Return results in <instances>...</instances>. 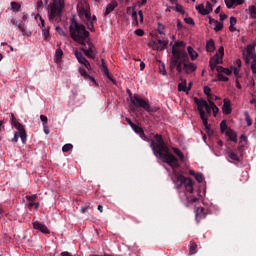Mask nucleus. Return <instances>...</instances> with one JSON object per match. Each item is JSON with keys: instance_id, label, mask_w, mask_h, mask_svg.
Segmentation results:
<instances>
[{"instance_id": "obj_21", "label": "nucleus", "mask_w": 256, "mask_h": 256, "mask_svg": "<svg viewBox=\"0 0 256 256\" xmlns=\"http://www.w3.org/2000/svg\"><path fill=\"white\" fill-rule=\"evenodd\" d=\"M226 137H229L230 141H233V143H237V133L233 131L231 128H229L225 132Z\"/></svg>"}, {"instance_id": "obj_48", "label": "nucleus", "mask_w": 256, "mask_h": 256, "mask_svg": "<svg viewBox=\"0 0 256 256\" xmlns=\"http://www.w3.org/2000/svg\"><path fill=\"white\" fill-rule=\"evenodd\" d=\"M184 21L187 25H195V21L191 17L185 18Z\"/></svg>"}, {"instance_id": "obj_7", "label": "nucleus", "mask_w": 256, "mask_h": 256, "mask_svg": "<svg viewBox=\"0 0 256 256\" xmlns=\"http://www.w3.org/2000/svg\"><path fill=\"white\" fill-rule=\"evenodd\" d=\"M10 122L12 127H15V129H17L18 135L22 141L23 144L27 143V132L25 131V126H23V124H21L19 121H17V118H15V114L11 113L10 114Z\"/></svg>"}, {"instance_id": "obj_57", "label": "nucleus", "mask_w": 256, "mask_h": 256, "mask_svg": "<svg viewBox=\"0 0 256 256\" xmlns=\"http://www.w3.org/2000/svg\"><path fill=\"white\" fill-rule=\"evenodd\" d=\"M56 31L57 33H59V35H65V31H63V28H61V26H57Z\"/></svg>"}, {"instance_id": "obj_27", "label": "nucleus", "mask_w": 256, "mask_h": 256, "mask_svg": "<svg viewBox=\"0 0 256 256\" xmlns=\"http://www.w3.org/2000/svg\"><path fill=\"white\" fill-rule=\"evenodd\" d=\"M200 118L202 119V123H203L205 129L207 131H211V126L209 125V121L207 119V115L204 114L203 116H200Z\"/></svg>"}, {"instance_id": "obj_38", "label": "nucleus", "mask_w": 256, "mask_h": 256, "mask_svg": "<svg viewBox=\"0 0 256 256\" xmlns=\"http://www.w3.org/2000/svg\"><path fill=\"white\" fill-rule=\"evenodd\" d=\"M157 31L159 35H165L163 31H165V25H163L161 22H158Z\"/></svg>"}, {"instance_id": "obj_54", "label": "nucleus", "mask_w": 256, "mask_h": 256, "mask_svg": "<svg viewBox=\"0 0 256 256\" xmlns=\"http://www.w3.org/2000/svg\"><path fill=\"white\" fill-rule=\"evenodd\" d=\"M205 110L208 115H211V111H213V107H212L211 103L208 104V106H207V108H205Z\"/></svg>"}, {"instance_id": "obj_15", "label": "nucleus", "mask_w": 256, "mask_h": 256, "mask_svg": "<svg viewBox=\"0 0 256 256\" xmlns=\"http://www.w3.org/2000/svg\"><path fill=\"white\" fill-rule=\"evenodd\" d=\"M116 7H119V3L117 2V0H112L106 7V11L104 12V17H107V15L113 13Z\"/></svg>"}, {"instance_id": "obj_51", "label": "nucleus", "mask_w": 256, "mask_h": 256, "mask_svg": "<svg viewBox=\"0 0 256 256\" xmlns=\"http://www.w3.org/2000/svg\"><path fill=\"white\" fill-rule=\"evenodd\" d=\"M250 15H251V17H256V7L255 6H252L251 8H250Z\"/></svg>"}, {"instance_id": "obj_49", "label": "nucleus", "mask_w": 256, "mask_h": 256, "mask_svg": "<svg viewBox=\"0 0 256 256\" xmlns=\"http://www.w3.org/2000/svg\"><path fill=\"white\" fill-rule=\"evenodd\" d=\"M26 199H27V201L33 203V201H35V199H37V194H34V195H32V196L27 195V196H26Z\"/></svg>"}, {"instance_id": "obj_13", "label": "nucleus", "mask_w": 256, "mask_h": 256, "mask_svg": "<svg viewBox=\"0 0 256 256\" xmlns=\"http://www.w3.org/2000/svg\"><path fill=\"white\" fill-rule=\"evenodd\" d=\"M131 129H133V131H134L137 135H139V137H140L143 141H149V137H147V135H145V130H143L142 127H140V126L134 124Z\"/></svg>"}, {"instance_id": "obj_58", "label": "nucleus", "mask_w": 256, "mask_h": 256, "mask_svg": "<svg viewBox=\"0 0 256 256\" xmlns=\"http://www.w3.org/2000/svg\"><path fill=\"white\" fill-rule=\"evenodd\" d=\"M225 75H231V73H233V71L229 68H224L223 72Z\"/></svg>"}, {"instance_id": "obj_33", "label": "nucleus", "mask_w": 256, "mask_h": 256, "mask_svg": "<svg viewBox=\"0 0 256 256\" xmlns=\"http://www.w3.org/2000/svg\"><path fill=\"white\" fill-rule=\"evenodd\" d=\"M42 33H43L44 41H49V39H51V34L49 33V29L42 28Z\"/></svg>"}, {"instance_id": "obj_34", "label": "nucleus", "mask_w": 256, "mask_h": 256, "mask_svg": "<svg viewBox=\"0 0 256 256\" xmlns=\"http://www.w3.org/2000/svg\"><path fill=\"white\" fill-rule=\"evenodd\" d=\"M244 117L248 127H251L253 125V121L251 120V116H249V112H244Z\"/></svg>"}, {"instance_id": "obj_22", "label": "nucleus", "mask_w": 256, "mask_h": 256, "mask_svg": "<svg viewBox=\"0 0 256 256\" xmlns=\"http://www.w3.org/2000/svg\"><path fill=\"white\" fill-rule=\"evenodd\" d=\"M189 175H192V177H195L196 181L198 183H203L205 177L203 176V174L201 173H196L195 171L193 170H189Z\"/></svg>"}, {"instance_id": "obj_45", "label": "nucleus", "mask_w": 256, "mask_h": 256, "mask_svg": "<svg viewBox=\"0 0 256 256\" xmlns=\"http://www.w3.org/2000/svg\"><path fill=\"white\" fill-rule=\"evenodd\" d=\"M159 73H161V75H167V70H165V64H161L159 66Z\"/></svg>"}, {"instance_id": "obj_60", "label": "nucleus", "mask_w": 256, "mask_h": 256, "mask_svg": "<svg viewBox=\"0 0 256 256\" xmlns=\"http://www.w3.org/2000/svg\"><path fill=\"white\" fill-rule=\"evenodd\" d=\"M233 73H234L235 77H237V79H239V69H237V67H233Z\"/></svg>"}, {"instance_id": "obj_12", "label": "nucleus", "mask_w": 256, "mask_h": 256, "mask_svg": "<svg viewBox=\"0 0 256 256\" xmlns=\"http://www.w3.org/2000/svg\"><path fill=\"white\" fill-rule=\"evenodd\" d=\"M33 228L36 229L37 231H40L41 233H44V235H49V233H51L49 231V228H47L45 224L39 221L33 222Z\"/></svg>"}, {"instance_id": "obj_5", "label": "nucleus", "mask_w": 256, "mask_h": 256, "mask_svg": "<svg viewBox=\"0 0 256 256\" xmlns=\"http://www.w3.org/2000/svg\"><path fill=\"white\" fill-rule=\"evenodd\" d=\"M78 13L80 17L83 19V17L86 20V25L89 29V31H95V25L93 20H91V10L89 8V4L84 1V2H79L78 5Z\"/></svg>"}, {"instance_id": "obj_4", "label": "nucleus", "mask_w": 256, "mask_h": 256, "mask_svg": "<svg viewBox=\"0 0 256 256\" xmlns=\"http://www.w3.org/2000/svg\"><path fill=\"white\" fill-rule=\"evenodd\" d=\"M47 11L50 23H60L65 11V0H52L47 6Z\"/></svg>"}, {"instance_id": "obj_50", "label": "nucleus", "mask_w": 256, "mask_h": 256, "mask_svg": "<svg viewBox=\"0 0 256 256\" xmlns=\"http://www.w3.org/2000/svg\"><path fill=\"white\" fill-rule=\"evenodd\" d=\"M40 121H42L43 125H47L49 119L45 115H40Z\"/></svg>"}, {"instance_id": "obj_56", "label": "nucleus", "mask_w": 256, "mask_h": 256, "mask_svg": "<svg viewBox=\"0 0 256 256\" xmlns=\"http://www.w3.org/2000/svg\"><path fill=\"white\" fill-rule=\"evenodd\" d=\"M223 70H225V68L223 66L216 67V71H217L218 75L223 74Z\"/></svg>"}, {"instance_id": "obj_24", "label": "nucleus", "mask_w": 256, "mask_h": 256, "mask_svg": "<svg viewBox=\"0 0 256 256\" xmlns=\"http://www.w3.org/2000/svg\"><path fill=\"white\" fill-rule=\"evenodd\" d=\"M206 51L208 53H213V51H215V41H213V39L206 42Z\"/></svg>"}, {"instance_id": "obj_31", "label": "nucleus", "mask_w": 256, "mask_h": 256, "mask_svg": "<svg viewBox=\"0 0 256 256\" xmlns=\"http://www.w3.org/2000/svg\"><path fill=\"white\" fill-rule=\"evenodd\" d=\"M224 1L228 9H231L234 5H239V0H224Z\"/></svg>"}, {"instance_id": "obj_62", "label": "nucleus", "mask_w": 256, "mask_h": 256, "mask_svg": "<svg viewBox=\"0 0 256 256\" xmlns=\"http://www.w3.org/2000/svg\"><path fill=\"white\" fill-rule=\"evenodd\" d=\"M177 29H183V23L181 20H177Z\"/></svg>"}, {"instance_id": "obj_42", "label": "nucleus", "mask_w": 256, "mask_h": 256, "mask_svg": "<svg viewBox=\"0 0 256 256\" xmlns=\"http://www.w3.org/2000/svg\"><path fill=\"white\" fill-rule=\"evenodd\" d=\"M214 31H216V33L219 31H223V23L217 21L215 23Z\"/></svg>"}, {"instance_id": "obj_36", "label": "nucleus", "mask_w": 256, "mask_h": 256, "mask_svg": "<svg viewBox=\"0 0 256 256\" xmlns=\"http://www.w3.org/2000/svg\"><path fill=\"white\" fill-rule=\"evenodd\" d=\"M228 156L232 159V161H239V156L232 150L228 151Z\"/></svg>"}, {"instance_id": "obj_6", "label": "nucleus", "mask_w": 256, "mask_h": 256, "mask_svg": "<svg viewBox=\"0 0 256 256\" xmlns=\"http://www.w3.org/2000/svg\"><path fill=\"white\" fill-rule=\"evenodd\" d=\"M129 93L130 101L132 105H134V107H140L141 109H144V111H146L147 113H155L157 111L155 108L151 107L148 99H143L139 97V95L132 96L130 91Z\"/></svg>"}, {"instance_id": "obj_44", "label": "nucleus", "mask_w": 256, "mask_h": 256, "mask_svg": "<svg viewBox=\"0 0 256 256\" xmlns=\"http://www.w3.org/2000/svg\"><path fill=\"white\" fill-rule=\"evenodd\" d=\"M251 69H252L253 75H256V56L253 58V61L251 63Z\"/></svg>"}, {"instance_id": "obj_8", "label": "nucleus", "mask_w": 256, "mask_h": 256, "mask_svg": "<svg viewBox=\"0 0 256 256\" xmlns=\"http://www.w3.org/2000/svg\"><path fill=\"white\" fill-rule=\"evenodd\" d=\"M177 183H184L187 193H193V180L191 178L185 177L183 174L176 173Z\"/></svg>"}, {"instance_id": "obj_16", "label": "nucleus", "mask_w": 256, "mask_h": 256, "mask_svg": "<svg viewBox=\"0 0 256 256\" xmlns=\"http://www.w3.org/2000/svg\"><path fill=\"white\" fill-rule=\"evenodd\" d=\"M127 14L131 15L133 25H135V27H139V20L137 19V11H135V8L127 7Z\"/></svg>"}, {"instance_id": "obj_11", "label": "nucleus", "mask_w": 256, "mask_h": 256, "mask_svg": "<svg viewBox=\"0 0 256 256\" xmlns=\"http://www.w3.org/2000/svg\"><path fill=\"white\" fill-rule=\"evenodd\" d=\"M74 55L81 65H84L88 70L91 69V63H89V60L83 56V53L79 52L78 50L74 51Z\"/></svg>"}, {"instance_id": "obj_39", "label": "nucleus", "mask_w": 256, "mask_h": 256, "mask_svg": "<svg viewBox=\"0 0 256 256\" xmlns=\"http://www.w3.org/2000/svg\"><path fill=\"white\" fill-rule=\"evenodd\" d=\"M55 57L57 61H61V58L63 57V50L61 48H58L55 52Z\"/></svg>"}, {"instance_id": "obj_40", "label": "nucleus", "mask_w": 256, "mask_h": 256, "mask_svg": "<svg viewBox=\"0 0 256 256\" xmlns=\"http://www.w3.org/2000/svg\"><path fill=\"white\" fill-rule=\"evenodd\" d=\"M175 11H177V13H181L182 15L185 14V10H183V6L179 3L175 4Z\"/></svg>"}, {"instance_id": "obj_52", "label": "nucleus", "mask_w": 256, "mask_h": 256, "mask_svg": "<svg viewBox=\"0 0 256 256\" xmlns=\"http://www.w3.org/2000/svg\"><path fill=\"white\" fill-rule=\"evenodd\" d=\"M79 71H80V75H82V77H89L86 69L80 68Z\"/></svg>"}, {"instance_id": "obj_29", "label": "nucleus", "mask_w": 256, "mask_h": 256, "mask_svg": "<svg viewBox=\"0 0 256 256\" xmlns=\"http://www.w3.org/2000/svg\"><path fill=\"white\" fill-rule=\"evenodd\" d=\"M178 91H183V93H187V80H184L178 84Z\"/></svg>"}, {"instance_id": "obj_30", "label": "nucleus", "mask_w": 256, "mask_h": 256, "mask_svg": "<svg viewBox=\"0 0 256 256\" xmlns=\"http://www.w3.org/2000/svg\"><path fill=\"white\" fill-rule=\"evenodd\" d=\"M18 29L21 31L22 35H24L26 37H31V32L30 33L25 32V23L21 22L18 25Z\"/></svg>"}, {"instance_id": "obj_47", "label": "nucleus", "mask_w": 256, "mask_h": 256, "mask_svg": "<svg viewBox=\"0 0 256 256\" xmlns=\"http://www.w3.org/2000/svg\"><path fill=\"white\" fill-rule=\"evenodd\" d=\"M134 33L138 37H143L145 35V31L143 29H136Z\"/></svg>"}, {"instance_id": "obj_17", "label": "nucleus", "mask_w": 256, "mask_h": 256, "mask_svg": "<svg viewBox=\"0 0 256 256\" xmlns=\"http://www.w3.org/2000/svg\"><path fill=\"white\" fill-rule=\"evenodd\" d=\"M222 111L224 115H231L232 113V108H231V100L225 98L224 99V104L222 106Z\"/></svg>"}, {"instance_id": "obj_41", "label": "nucleus", "mask_w": 256, "mask_h": 256, "mask_svg": "<svg viewBox=\"0 0 256 256\" xmlns=\"http://www.w3.org/2000/svg\"><path fill=\"white\" fill-rule=\"evenodd\" d=\"M71 149H73V144H65L62 147L63 153H69V151H71Z\"/></svg>"}, {"instance_id": "obj_19", "label": "nucleus", "mask_w": 256, "mask_h": 256, "mask_svg": "<svg viewBox=\"0 0 256 256\" xmlns=\"http://www.w3.org/2000/svg\"><path fill=\"white\" fill-rule=\"evenodd\" d=\"M101 62H102V73H104V75L107 76V79H109L110 81H112V83L115 84V79H113L109 74V68L107 67V65H105V60L102 59Z\"/></svg>"}, {"instance_id": "obj_9", "label": "nucleus", "mask_w": 256, "mask_h": 256, "mask_svg": "<svg viewBox=\"0 0 256 256\" xmlns=\"http://www.w3.org/2000/svg\"><path fill=\"white\" fill-rule=\"evenodd\" d=\"M194 102H195V105H197V109L199 111L200 117H203V115H206L204 109H206L209 106V103H207V100L203 98L199 99L195 97Z\"/></svg>"}, {"instance_id": "obj_10", "label": "nucleus", "mask_w": 256, "mask_h": 256, "mask_svg": "<svg viewBox=\"0 0 256 256\" xmlns=\"http://www.w3.org/2000/svg\"><path fill=\"white\" fill-rule=\"evenodd\" d=\"M196 9L198 10V13H200V15H209V13H211L213 11V4H211V2H209V1H207L206 8L203 4H200V5L196 6Z\"/></svg>"}, {"instance_id": "obj_2", "label": "nucleus", "mask_w": 256, "mask_h": 256, "mask_svg": "<svg viewBox=\"0 0 256 256\" xmlns=\"http://www.w3.org/2000/svg\"><path fill=\"white\" fill-rule=\"evenodd\" d=\"M150 149H152L155 157H159L163 163L172 169L179 168V159L169 151V146L166 145L163 136L156 134L154 140L150 142Z\"/></svg>"}, {"instance_id": "obj_23", "label": "nucleus", "mask_w": 256, "mask_h": 256, "mask_svg": "<svg viewBox=\"0 0 256 256\" xmlns=\"http://www.w3.org/2000/svg\"><path fill=\"white\" fill-rule=\"evenodd\" d=\"M187 51H188V55L190 56L192 61H195V59H197V57H199V53H197V51H195V49H193V47L188 46Z\"/></svg>"}, {"instance_id": "obj_3", "label": "nucleus", "mask_w": 256, "mask_h": 256, "mask_svg": "<svg viewBox=\"0 0 256 256\" xmlns=\"http://www.w3.org/2000/svg\"><path fill=\"white\" fill-rule=\"evenodd\" d=\"M188 61L189 55L185 51V42H175L172 46L171 67H176L178 73H183V67Z\"/></svg>"}, {"instance_id": "obj_64", "label": "nucleus", "mask_w": 256, "mask_h": 256, "mask_svg": "<svg viewBox=\"0 0 256 256\" xmlns=\"http://www.w3.org/2000/svg\"><path fill=\"white\" fill-rule=\"evenodd\" d=\"M220 21H225V19H227V14H220Z\"/></svg>"}, {"instance_id": "obj_46", "label": "nucleus", "mask_w": 256, "mask_h": 256, "mask_svg": "<svg viewBox=\"0 0 256 256\" xmlns=\"http://www.w3.org/2000/svg\"><path fill=\"white\" fill-rule=\"evenodd\" d=\"M246 53L249 57H253V46L248 45L246 49Z\"/></svg>"}, {"instance_id": "obj_35", "label": "nucleus", "mask_w": 256, "mask_h": 256, "mask_svg": "<svg viewBox=\"0 0 256 256\" xmlns=\"http://www.w3.org/2000/svg\"><path fill=\"white\" fill-rule=\"evenodd\" d=\"M208 103H210V105H212V111L214 114V117L217 115V113H219V107H217V105H215V102H213L212 100H208Z\"/></svg>"}, {"instance_id": "obj_63", "label": "nucleus", "mask_w": 256, "mask_h": 256, "mask_svg": "<svg viewBox=\"0 0 256 256\" xmlns=\"http://www.w3.org/2000/svg\"><path fill=\"white\" fill-rule=\"evenodd\" d=\"M44 133L46 135H49V127H47V124L43 125Z\"/></svg>"}, {"instance_id": "obj_61", "label": "nucleus", "mask_w": 256, "mask_h": 256, "mask_svg": "<svg viewBox=\"0 0 256 256\" xmlns=\"http://www.w3.org/2000/svg\"><path fill=\"white\" fill-rule=\"evenodd\" d=\"M138 15L140 17V22L143 23V19H144V17H143V10H139L138 11Z\"/></svg>"}, {"instance_id": "obj_28", "label": "nucleus", "mask_w": 256, "mask_h": 256, "mask_svg": "<svg viewBox=\"0 0 256 256\" xmlns=\"http://www.w3.org/2000/svg\"><path fill=\"white\" fill-rule=\"evenodd\" d=\"M195 253H197V243H195L194 241H191L190 248H189V254L195 255Z\"/></svg>"}, {"instance_id": "obj_18", "label": "nucleus", "mask_w": 256, "mask_h": 256, "mask_svg": "<svg viewBox=\"0 0 256 256\" xmlns=\"http://www.w3.org/2000/svg\"><path fill=\"white\" fill-rule=\"evenodd\" d=\"M219 63H221L219 61V53H216L214 57L210 58V61H209L210 69L212 71H215V68L217 67V65H219Z\"/></svg>"}, {"instance_id": "obj_59", "label": "nucleus", "mask_w": 256, "mask_h": 256, "mask_svg": "<svg viewBox=\"0 0 256 256\" xmlns=\"http://www.w3.org/2000/svg\"><path fill=\"white\" fill-rule=\"evenodd\" d=\"M125 121H126V123H128V125H129L131 128L135 125V123H133V121H131L130 118H125Z\"/></svg>"}, {"instance_id": "obj_14", "label": "nucleus", "mask_w": 256, "mask_h": 256, "mask_svg": "<svg viewBox=\"0 0 256 256\" xmlns=\"http://www.w3.org/2000/svg\"><path fill=\"white\" fill-rule=\"evenodd\" d=\"M183 70L187 75H191V73L197 71V65L193 62H184Z\"/></svg>"}, {"instance_id": "obj_20", "label": "nucleus", "mask_w": 256, "mask_h": 256, "mask_svg": "<svg viewBox=\"0 0 256 256\" xmlns=\"http://www.w3.org/2000/svg\"><path fill=\"white\" fill-rule=\"evenodd\" d=\"M205 217H206L205 208L198 207L196 210V221L200 222L201 219H205Z\"/></svg>"}, {"instance_id": "obj_37", "label": "nucleus", "mask_w": 256, "mask_h": 256, "mask_svg": "<svg viewBox=\"0 0 256 256\" xmlns=\"http://www.w3.org/2000/svg\"><path fill=\"white\" fill-rule=\"evenodd\" d=\"M220 131H221V133H225V131H229L228 126H227V121L223 120L220 123Z\"/></svg>"}, {"instance_id": "obj_1", "label": "nucleus", "mask_w": 256, "mask_h": 256, "mask_svg": "<svg viewBox=\"0 0 256 256\" xmlns=\"http://www.w3.org/2000/svg\"><path fill=\"white\" fill-rule=\"evenodd\" d=\"M69 31L71 39L82 45L80 49L83 51L86 57H88V59H95V56L97 55L94 50L95 46L93 43H91V41H87V43H85V39L89 37V31L85 29V26L79 24L77 20L72 19L69 26Z\"/></svg>"}, {"instance_id": "obj_32", "label": "nucleus", "mask_w": 256, "mask_h": 256, "mask_svg": "<svg viewBox=\"0 0 256 256\" xmlns=\"http://www.w3.org/2000/svg\"><path fill=\"white\" fill-rule=\"evenodd\" d=\"M11 11H21V4L15 1L11 2Z\"/></svg>"}, {"instance_id": "obj_43", "label": "nucleus", "mask_w": 256, "mask_h": 256, "mask_svg": "<svg viewBox=\"0 0 256 256\" xmlns=\"http://www.w3.org/2000/svg\"><path fill=\"white\" fill-rule=\"evenodd\" d=\"M218 81H223L224 83H227V81H229V77L223 75V74H218Z\"/></svg>"}, {"instance_id": "obj_25", "label": "nucleus", "mask_w": 256, "mask_h": 256, "mask_svg": "<svg viewBox=\"0 0 256 256\" xmlns=\"http://www.w3.org/2000/svg\"><path fill=\"white\" fill-rule=\"evenodd\" d=\"M203 91L205 95L208 97V101H212L213 97H215V99H219V97L211 94V89L209 88V86H204Z\"/></svg>"}, {"instance_id": "obj_53", "label": "nucleus", "mask_w": 256, "mask_h": 256, "mask_svg": "<svg viewBox=\"0 0 256 256\" xmlns=\"http://www.w3.org/2000/svg\"><path fill=\"white\" fill-rule=\"evenodd\" d=\"M230 25L235 26L237 25V18H235L234 16L230 17Z\"/></svg>"}, {"instance_id": "obj_55", "label": "nucleus", "mask_w": 256, "mask_h": 256, "mask_svg": "<svg viewBox=\"0 0 256 256\" xmlns=\"http://www.w3.org/2000/svg\"><path fill=\"white\" fill-rule=\"evenodd\" d=\"M19 141V132H15L14 137L12 138V143H17Z\"/></svg>"}, {"instance_id": "obj_26", "label": "nucleus", "mask_w": 256, "mask_h": 256, "mask_svg": "<svg viewBox=\"0 0 256 256\" xmlns=\"http://www.w3.org/2000/svg\"><path fill=\"white\" fill-rule=\"evenodd\" d=\"M172 150L175 153V155L179 157V160L183 163V161H185V154H183V152H181V150L176 147H173Z\"/></svg>"}]
</instances>
